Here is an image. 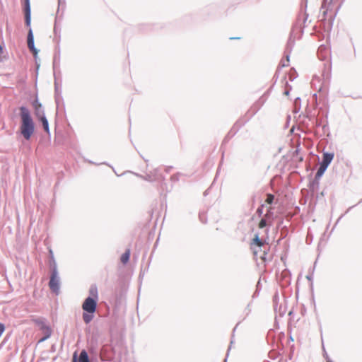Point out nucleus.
<instances>
[{
  "instance_id": "f257e3e1",
  "label": "nucleus",
  "mask_w": 362,
  "mask_h": 362,
  "mask_svg": "<svg viewBox=\"0 0 362 362\" xmlns=\"http://www.w3.org/2000/svg\"><path fill=\"white\" fill-rule=\"evenodd\" d=\"M21 125L19 131L23 138L28 141L35 132V123L30 111L25 107H20Z\"/></svg>"
},
{
  "instance_id": "f03ea898",
  "label": "nucleus",
  "mask_w": 362,
  "mask_h": 362,
  "mask_svg": "<svg viewBox=\"0 0 362 362\" xmlns=\"http://www.w3.org/2000/svg\"><path fill=\"white\" fill-rule=\"evenodd\" d=\"M96 307L97 303L93 298L88 297L84 300L82 308L87 313H84L83 314V320L86 324H88L93 320V314L95 312Z\"/></svg>"
},
{
  "instance_id": "7ed1b4c3",
  "label": "nucleus",
  "mask_w": 362,
  "mask_h": 362,
  "mask_svg": "<svg viewBox=\"0 0 362 362\" xmlns=\"http://www.w3.org/2000/svg\"><path fill=\"white\" fill-rule=\"evenodd\" d=\"M334 158V153H323V158L322 161L320 163V168H318L316 175H315V179L319 180L325 170H327L328 165L330 164L332 160Z\"/></svg>"
},
{
  "instance_id": "20e7f679",
  "label": "nucleus",
  "mask_w": 362,
  "mask_h": 362,
  "mask_svg": "<svg viewBox=\"0 0 362 362\" xmlns=\"http://www.w3.org/2000/svg\"><path fill=\"white\" fill-rule=\"evenodd\" d=\"M36 324L38 325L39 329L41 330L43 334V337L40 339L38 341V342L40 343L49 338V337L52 334V329L49 325H47L42 321L37 320L36 321Z\"/></svg>"
},
{
  "instance_id": "39448f33",
  "label": "nucleus",
  "mask_w": 362,
  "mask_h": 362,
  "mask_svg": "<svg viewBox=\"0 0 362 362\" xmlns=\"http://www.w3.org/2000/svg\"><path fill=\"white\" fill-rule=\"evenodd\" d=\"M49 286L53 292L56 293L59 292V282L57 276V272L56 269H54L52 273L50 280L49 282Z\"/></svg>"
},
{
  "instance_id": "423d86ee",
  "label": "nucleus",
  "mask_w": 362,
  "mask_h": 362,
  "mask_svg": "<svg viewBox=\"0 0 362 362\" xmlns=\"http://www.w3.org/2000/svg\"><path fill=\"white\" fill-rule=\"evenodd\" d=\"M33 106L35 110V115L37 119L45 116L44 110L42 107V104L37 100H35L33 103Z\"/></svg>"
},
{
  "instance_id": "0eeeda50",
  "label": "nucleus",
  "mask_w": 362,
  "mask_h": 362,
  "mask_svg": "<svg viewBox=\"0 0 362 362\" xmlns=\"http://www.w3.org/2000/svg\"><path fill=\"white\" fill-rule=\"evenodd\" d=\"M42 124V127H43V129L45 130V132L49 134H50V132H49V124H48V121L46 118V117H41L40 119H38Z\"/></svg>"
},
{
  "instance_id": "6e6552de",
  "label": "nucleus",
  "mask_w": 362,
  "mask_h": 362,
  "mask_svg": "<svg viewBox=\"0 0 362 362\" xmlns=\"http://www.w3.org/2000/svg\"><path fill=\"white\" fill-rule=\"evenodd\" d=\"M130 250L127 249L124 254L122 255L120 260L122 264H125L128 262L130 257Z\"/></svg>"
},
{
  "instance_id": "1a4fd4ad",
  "label": "nucleus",
  "mask_w": 362,
  "mask_h": 362,
  "mask_svg": "<svg viewBox=\"0 0 362 362\" xmlns=\"http://www.w3.org/2000/svg\"><path fill=\"white\" fill-rule=\"evenodd\" d=\"M27 6L25 9V22L28 25L30 23V11L28 0H27Z\"/></svg>"
},
{
  "instance_id": "9d476101",
  "label": "nucleus",
  "mask_w": 362,
  "mask_h": 362,
  "mask_svg": "<svg viewBox=\"0 0 362 362\" xmlns=\"http://www.w3.org/2000/svg\"><path fill=\"white\" fill-rule=\"evenodd\" d=\"M252 243L257 245V247H265V243L260 240L257 235H255V237L252 240Z\"/></svg>"
},
{
  "instance_id": "9b49d317",
  "label": "nucleus",
  "mask_w": 362,
  "mask_h": 362,
  "mask_svg": "<svg viewBox=\"0 0 362 362\" xmlns=\"http://www.w3.org/2000/svg\"><path fill=\"white\" fill-rule=\"evenodd\" d=\"M78 361L79 362H90L88 354L85 350H83L81 352Z\"/></svg>"
},
{
  "instance_id": "f8f14e48",
  "label": "nucleus",
  "mask_w": 362,
  "mask_h": 362,
  "mask_svg": "<svg viewBox=\"0 0 362 362\" xmlns=\"http://www.w3.org/2000/svg\"><path fill=\"white\" fill-rule=\"evenodd\" d=\"M274 199V197L272 194H267L265 202L268 204H271Z\"/></svg>"
},
{
  "instance_id": "ddd939ff",
  "label": "nucleus",
  "mask_w": 362,
  "mask_h": 362,
  "mask_svg": "<svg viewBox=\"0 0 362 362\" xmlns=\"http://www.w3.org/2000/svg\"><path fill=\"white\" fill-rule=\"evenodd\" d=\"M28 46L29 49L33 52L34 54H37V51L34 47V41L33 42H28Z\"/></svg>"
},
{
  "instance_id": "4468645a",
  "label": "nucleus",
  "mask_w": 362,
  "mask_h": 362,
  "mask_svg": "<svg viewBox=\"0 0 362 362\" xmlns=\"http://www.w3.org/2000/svg\"><path fill=\"white\" fill-rule=\"evenodd\" d=\"M267 225V221L265 218L261 219V221L259 223L258 227L259 228H263Z\"/></svg>"
},
{
  "instance_id": "2eb2a0df",
  "label": "nucleus",
  "mask_w": 362,
  "mask_h": 362,
  "mask_svg": "<svg viewBox=\"0 0 362 362\" xmlns=\"http://www.w3.org/2000/svg\"><path fill=\"white\" fill-rule=\"evenodd\" d=\"M322 8L324 9V11H323V16H325L327 15V13L328 10H329V8L327 7V3H326L325 1V2L322 5Z\"/></svg>"
},
{
  "instance_id": "dca6fc26",
  "label": "nucleus",
  "mask_w": 362,
  "mask_h": 362,
  "mask_svg": "<svg viewBox=\"0 0 362 362\" xmlns=\"http://www.w3.org/2000/svg\"><path fill=\"white\" fill-rule=\"evenodd\" d=\"M33 41L34 40H33V33H32V31L30 30L28 35V42H33Z\"/></svg>"
},
{
  "instance_id": "f3484780",
  "label": "nucleus",
  "mask_w": 362,
  "mask_h": 362,
  "mask_svg": "<svg viewBox=\"0 0 362 362\" xmlns=\"http://www.w3.org/2000/svg\"><path fill=\"white\" fill-rule=\"evenodd\" d=\"M5 330V327L4 325L0 322V337L2 335V334L4 333Z\"/></svg>"
},
{
  "instance_id": "a211bd4d",
  "label": "nucleus",
  "mask_w": 362,
  "mask_h": 362,
  "mask_svg": "<svg viewBox=\"0 0 362 362\" xmlns=\"http://www.w3.org/2000/svg\"><path fill=\"white\" fill-rule=\"evenodd\" d=\"M263 206H264V205H262V206H259V207L257 209V213L259 216H261V215H262V209H263Z\"/></svg>"
},
{
  "instance_id": "6ab92c4d",
  "label": "nucleus",
  "mask_w": 362,
  "mask_h": 362,
  "mask_svg": "<svg viewBox=\"0 0 362 362\" xmlns=\"http://www.w3.org/2000/svg\"><path fill=\"white\" fill-rule=\"evenodd\" d=\"M72 362H77L76 361V352H75L74 354Z\"/></svg>"
},
{
  "instance_id": "aec40b11",
  "label": "nucleus",
  "mask_w": 362,
  "mask_h": 362,
  "mask_svg": "<svg viewBox=\"0 0 362 362\" xmlns=\"http://www.w3.org/2000/svg\"><path fill=\"white\" fill-rule=\"evenodd\" d=\"M270 210H271V208L269 209L268 213L265 215V217H268L269 216V213L270 212Z\"/></svg>"
},
{
  "instance_id": "412c9836",
  "label": "nucleus",
  "mask_w": 362,
  "mask_h": 362,
  "mask_svg": "<svg viewBox=\"0 0 362 362\" xmlns=\"http://www.w3.org/2000/svg\"><path fill=\"white\" fill-rule=\"evenodd\" d=\"M258 252H259V251H257V250H255V251H254V252H255V255H257V254L258 253Z\"/></svg>"
},
{
  "instance_id": "4be33fe9",
  "label": "nucleus",
  "mask_w": 362,
  "mask_h": 362,
  "mask_svg": "<svg viewBox=\"0 0 362 362\" xmlns=\"http://www.w3.org/2000/svg\"><path fill=\"white\" fill-rule=\"evenodd\" d=\"M267 254V252L265 250H263V255H265Z\"/></svg>"
},
{
  "instance_id": "5701e85b",
  "label": "nucleus",
  "mask_w": 362,
  "mask_h": 362,
  "mask_svg": "<svg viewBox=\"0 0 362 362\" xmlns=\"http://www.w3.org/2000/svg\"><path fill=\"white\" fill-rule=\"evenodd\" d=\"M2 49H2V47H1V46H0V52H2Z\"/></svg>"
}]
</instances>
